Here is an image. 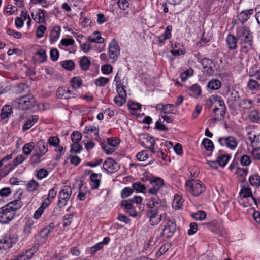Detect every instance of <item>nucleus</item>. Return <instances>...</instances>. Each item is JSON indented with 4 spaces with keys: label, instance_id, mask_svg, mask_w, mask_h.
Masks as SVG:
<instances>
[{
    "label": "nucleus",
    "instance_id": "58836bf2",
    "mask_svg": "<svg viewBox=\"0 0 260 260\" xmlns=\"http://www.w3.org/2000/svg\"><path fill=\"white\" fill-rule=\"evenodd\" d=\"M249 76L255 77L256 79L260 80V69H257L256 66H252L249 70Z\"/></svg>",
    "mask_w": 260,
    "mask_h": 260
},
{
    "label": "nucleus",
    "instance_id": "338daca9",
    "mask_svg": "<svg viewBox=\"0 0 260 260\" xmlns=\"http://www.w3.org/2000/svg\"><path fill=\"white\" fill-rule=\"evenodd\" d=\"M198 231V225L195 222L190 223L189 224V229L188 230L187 234L189 235L194 234Z\"/></svg>",
    "mask_w": 260,
    "mask_h": 260
},
{
    "label": "nucleus",
    "instance_id": "de8ad7c7",
    "mask_svg": "<svg viewBox=\"0 0 260 260\" xmlns=\"http://www.w3.org/2000/svg\"><path fill=\"white\" fill-rule=\"evenodd\" d=\"M107 140L108 145L114 148H116L120 142V140L118 138H114L113 137H110L107 138Z\"/></svg>",
    "mask_w": 260,
    "mask_h": 260
},
{
    "label": "nucleus",
    "instance_id": "2eb2a0df",
    "mask_svg": "<svg viewBox=\"0 0 260 260\" xmlns=\"http://www.w3.org/2000/svg\"><path fill=\"white\" fill-rule=\"evenodd\" d=\"M121 207H124L127 211L126 213H128L131 216L136 217L138 215V213L135 210L134 207L133 206L132 203L129 202V201L126 200H123L121 202Z\"/></svg>",
    "mask_w": 260,
    "mask_h": 260
},
{
    "label": "nucleus",
    "instance_id": "473e14b6",
    "mask_svg": "<svg viewBox=\"0 0 260 260\" xmlns=\"http://www.w3.org/2000/svg\"><path fill=\"white\" fill-rule=\"evenodd\" d=\"M221 86V82L218 79L210 80L207 85V87L211 90H217Z\"/></svg>",
    "mask_w": 260,
    "mask_h": 260
},
{
    "label": "nucleus",
    "instance_id": "4468645a",
    "mask_svg": "<svg viewBox=\"0 0 260 260\" xmlns=\"http://www.w3.org/2000/svg\"><path fill=\"white\" fill-rule=\"evenodd\" d=\"M254 10L253 9L243 10L239 13L237 17V19L242 24L245 23L253 14Z\"/></svg>",
    "mask_w": 260,
    "mask_h": 260
},
{
    "label": "nucleus",
    "instance_id": "7c9ffc66",
    "mask_svg": "<svg viewBox=\"0 0 260 260\" xmlns=\"http://www.w3.org/2000/svg\"><path fill=\"white\" fill-rule=\"evenodd\" d=\"M12 113V108L10 105H5L2 109L1 113V117L3 119H5L10 116Z\"/></svg>",
    "mask_w": 260,
    "mask_h": 260
},
{
    "label": "nucleus",
    "instance_id": "09e8293b",
    "mask_svg": "<svg viewBox=\"0 0 260 260\" xmlns=\"http://www.w3.org/2000/svg\"><path fill=\"white\" fill-rule=\"evenodd\" d=\"M240 106H243L245 109H250L253 106V102L251 100L246 99H242L240 103Z\"/></svg>",
    "mask_w": 260,
    "mask_h": 260
},
{
    "label": "nucleus",
    "instance_id": "c756f323",
    "mask_svg": "<svg viewBox=\"0 0 260 260\" xmlns=\"http://www.w3.org/2000/svg\"><path fill=\"white\" fill-rule=\"evenodd\" d=\"M250 184L253 186L258 187L260 186V176L258 174H255L249 177Z\"/></svg>",
    "mask_w": 260,
    "mask_h": 260
},
{
    "label": "nucleus",
    "instance_id": "3c124183",
    "mask_svg": "<svg viewBox=\"0 0 260 260\" xmlns=\"http://www.w3.org/2000/svg\"><path fill=\"white\" fill-rule=\"evenodd\" d=\"M133 189L128 187L124 188L121 192V197L122 198H125L133 194Z\"/></svg>",
    "mask_w": 260,
    "mask_h": 260
},
{
    "label": "nucleus",
    "instance_id": "412c9836",
    "mask_svg": "<svg viewBox=\"0 0 260 260\" xmlns=\"http://www.w3.org/2000/svg\"><path fill=\"white\" fill-rule=\"evenodd\" d=\"M239 194L243 198L251 197L255 204H257L256 199L255 197H254L252 195V191L250 188L244 187H242L239 192Z\"/></svg>",
    "mask_w": 260,
    "mask_h": 260
},
{
    "label": "nucleus",
    "instance_id": "13d9d810",
    "mask_svg": "<svg viewBox=\"0 0 260 260\" xmlns=\"http://www.w3.org/2000/svg\"><path fill=\"white\" fill-rule=\"evenodd\" d=\"M114 101L116 105L118 106H121L125 103L126 98L125 96L117 95L114 98Z\"/></svg>",
    "mask_w": 260,
    "mask_h": 260
},
{
    "label": "nucleus",
    "instance_id": "69168bd1",
    "mask_svg": "<svg viewBox=\"0 0 260 260\" xmlns=\"http://www.w3.org/2000/svg\"><path fill=\"white\" fill-rule=\"evenodd\" d=\"M240 162L243 166H249L251 162V160L250 157V156L247 155H243L240 160Z\"/></svg>",
    "mask_w": 260,
    "mask_h": 260
},
{
    "label": "nucleus",
    "instance_id": "37998d69",
    "mask_svg": "<svg viewBox=\"0 0 260 260\" xmlns=\"http://www.w3.org/2000/svg\"><path fill=\"white\" fill-rule=\"evenodd\" d=\"M133 190H136L137 192L145 193V190H146V187L141 182H135L132 184Z\"/></svg>",
    "mask_w": 260,
    "mask_h": 260
},
{
    "label": "nucleus",
    "instance_id": "7ed1b4c3",
    "mask_svg": "<svg viewBox=\"0 0 260 260\" xmlns=\"http://www.w3.org/2000/svg\"><path fill=\"white\" fill-rule=\"evenodd\" d=\"M12 105L13 107L22 110L32 108L36 105V101L32 94L22 95L21 97L14 100Z\"/></svg>",
    "mask_w": 260,
    "mask_h": 260
},
{
    "label": "nucleus",
    "instance_id": "4d7b16f0",
    "mask_svg": "<svg viewBox=\"0 0 260 260\" xmlns=\"http://www.w3.org/2000/svg\"><path fill=\"white\" fill-rule=\"evenodd\" d=\"M149 156L146 151L143 150L141 152H139L137 155L136 158L137 160L140 161H143L147 159Z\"/></svg>",
    "mask_w": 260,
    "mask_h": 260
},
{
    "label": "nucleus",
    "instance_id": "dca6fc26",
    "mask_svg": "<svg viewBox=\"0 0 260 260\" xmlns=\"http://www.w3.org/2000/svg\"><path fill=\"white\" fill-rule=\"evenodd\" d=\"M102 178L101 173H93L90 176V179L91 181L90 187L92 189H97L99 188Z\"/></svg>",
    "mask_w": 260,
    "mask_h": 260
},
{
    "label": "nucleus",
    "instance_id": "c03bdc74",
    "mask_svg": "<svg viewBox=\"0 0 260 260\" xmlns=\"http://www.w3.org/2000/svg\"><path fill=\"white\" fill-rule=\"evenodd\" d=\"M247 87L252 91L256 90L259 88L260 84L256 80L250 79L248 82Z\"/></svg>",
    "mask_w": 260,
    "mask_h": 260
},
{
    "label": "nucleus",
    "instance_id": "ddd939ff",
    "mask_svg": "<svg viewBox=\"0 0 260 260\" xmlns=\"http://www.w3.org/2000/svg\"><path fill=\"white\" fill-rule=\"evenodd\" d=\"M139 141L142 146H152L155 144V140L153 137L151 136L149 134L142 133L139 135Z\"/></svg>",
    "mask_w": 260,
    "mask_h": 260
},
{
    "label": "nucleus",
    "instance_id": "bb28decb",
    "mask_svg": "<svg viewBox=\"0 0 260 260\" xmlns=\"http://www.w3.org/2000/svg\"><path fill=\"white\" fill-rule=\"evenodd\" d=\"M250 121L255 123H260V114L256 110H252L249 114Z\"/></svg>",
    "mask_w": 260,
    "mask_h": 260
},
{
    "label": "nucleus",
    "instance_id": "f257e3e1",
    "mask_svg": "<svg viewBox=\"0 0 260 260\" xmlns=\"http://www.w3.org/2000/svg\"><path fill=\"white\" fill-rule=\"evenodd\" d=\"M22 194L21 189L17 190L14 194L15 200L0 208V223L7 224L14 219L16 211L21 208L23 205L21 201Z\"/></svg>",
    "mask_w": 260,
    "mask_h": 260
},
{
    "label": "nucleus",
    "instance_id": "0eeeda50",
    "mask_svg": "<svg viewBox=\"0 0 260 260\" xmlns=\"http://www.w3.org/2000/svg\"><path fill=\"white\" fill-rule=\"evenodd\" d=\"M72 194V190L70 187L66 186L59 192L58 194L59 200L58 201V206L60 208L65 206L70 198Z\"/></svg>",
    "mask_w": 260,
    "mask_h": 260
},
{
    "label": "nucleus",
    "instance_id": "5fc2aeb1",
    "mask_svg": "<svg viewBox=\"0 0 260 260\" xmlns=\"http://www.w3.org/2000/svg\"><path fill=\"white\" fill-rule=\"evenodd\" d=\"M82 135L80 132L78 131H74L71 135V139L73 143L79 142L81 140Z\"/></svg>",
    "mask_w": 260,
    "mask_h": 260
},
{
    "label": "nucleus",
    "instance_id": "680f3d73",
    "mask_svg": "<svg viewBox=\"0 0 260 260\" xmlns=\"http://www.w3.org/2000/svg\"><path fill=\"white\" fill-rule=\"evenodd\" d=\"M33 222L32 221H27L24 228L23 232L25 235L28 236L31 232Z\"/></svg>",
    "mask_w": 260,
    "mask_h": 260
},
{
    "label": "nucleus",
    "instance_id": "e433bc0d",
    "mask_svg": "<svg viewBox=\"0 0 260 260\" xmlns=\"http://www.w3.org/2000/svg\"><path fill=\"white\" fill-rule=\"evenodd\" d=\"M206 213L202 210H199L196 213L191 214V217L196 220L202 221L206 217Z\"/></svg>",
    "mask_w": 260,
    "mask_h": 260
},
{
    "label": "nucleus",
    "instance_id": "4be33fe9",
    "mask_svg": "<svg viewBox=\"0 0 260 260\" xmlns=\"http://www.w3.org/2000/svg\"><path fill=\"white\" fill-rule=\"evenodd\" d=\"M31 16L35 22L38 23H43L45 21V11L39 9L35 15L32 13Z\"/></svg>",
    "mask_w": 260,
    "mask_h": 260
},
{
    "label": "nucleus",
    "instance_id": "b1692460",
    "mask_svg": "<svg viewBox=\"0 0 260 260\" xmlns=\"http://www.w3.org/2000/svg\"><path fill=\"white\" fill-rule=\"evenodd\" d=\"M172 29V27L171 25H168L166 29V31L164 33L162 34L158 37V43L159 44H162L164 42L168 39H169L171 36V31Z\"/></svg>",
    "mask_w": 260,
    "mask_h": 260
},
{
    "label": "nucleus",
    "instance_id": "9b49d317",
    "mask_svg": "<svg viewBox=\"0 0 260 260\" xmlns=\"http://www.w3.org/2000/svg\"><path fill=\"white\" fill-rule=\"evenodd\" d=\"M120 54V48L118 43L114 40L109 45V56L114 61L116 60Z\"/></svg>",
    "mask_w": 260,
    "mask_h": 260
},
{
    "label": "nucleus",
    "instance_id": "9d476101",
    "mask_svg": "<svg viewBox=\"0 0 260 260\" xmlns=\"http://www.w3.org/2000/svg\"><path fill=\"white\" fill-rule=\"evenodd\" d=\"M201 64L203 67V72L206 76H212L214 73L213 68V61L208 58L205 57L201 61Z\"/></svg>",
    "mask_w": 260,
    "mask_h": 260
},
{
    "label": "nucleus",
    "instance_id": "0e129e2a",
    "mask_svg": "<svg viewBox=\"0 0 260 260\" xmlns=\"http://www.w3.org/2000/svg\"><path fill=\"white\" fill-rule=\"evenodd\" d=\"M82 148V146L79 143L75 142L72 145L71 152H74L76 154L79 153Z\"/></svg>",
    "mask_w": 260,
    "mask_h": 260
},
{
    "label": "nucleus",
    "instance_id": "c9c22d12",
    "mask_svg": "<svg viewBox=\"0 0 260 260\" xmlns=\"http://www.w3.org/2000/svg\"><path fill=\"white\" fill-rule=\"evenodd\" d=\"M193 73L194 70L192 68H190L189 69L186 70L183 73H182L180 75V77H181V80L183 82H184L189 78L193 76Z\"/></svg>",
    "mask_w": 260,
    "mask_h": 260
},
{
    "label": "nucleus",
    "instance_id": "a18cd8bd",
    "mask_svg": "<svg viewBox=\"0 0 260 260\" xmlns=\"http://www.w3.org/2000/svg\"><path fill=\"white\" fill-rule=\"evenodd\" d=\"M48 175V171L44 168H42L37 171V173L36 175V177L41 180L43 178H45Z\"/></svg>",
    "mask_w": 260,
    "mask_h": 260
},
{
    "label": "nucleus",
    "instance_id": "1a4fd4ad",
    "mask_svg": "<svg viewBox=\"0 0 260 260\" xmlns=\"http://www.w3.org/2000/svg\"><path fill=\"white\" fill-rule=\"evenodd\" d=\"M103 168L108 173H113L119 169L120 166L113 158L108 157L103 163Z\"/></svg>",
    "mask_w": 260,
    "mask_h": 260
},
{
    "label": "nucleus",
    "instance_id": "423d86ee",
    "mask_svg": "<svg viewBox=\"0 0 260 260\" xmlns=\"http://www.w3.org/2000/svg\"><path fill=\"white\" fill-rule=\"evenodd\" d=\"M217 141L221 146H226L232 150H235L238 145L236 139L232 136L219 137Z\"/></svg>",
    "mask_w": 260,
    "mask_h": 260
},
{
    "label": "nucleus",
    "instance_id": "f03ea898",
    "mask_svg": "<svg viewBox=\"0 0 260 260\" xmlns=\"http://www.w3.org/2000/svg\"><path fill=\"white\" fill-rule=\"evenodd\" d=\"M236 36L240 41L241 51L247 53L253 48V36L247 26H239L236 29Z\"/></svg>",
    "mask_w": 260,
    "mask_h": 260
},
{
    "label": "nucleus",
    "instance_id": "72a5a7b5",
    "mask_svg": "<svg viewBox=\"0 0 260 260\" xmlns=\"http://www.w3.org/2000/svg\"><path fill=\"white\" fill-rule=\"evenodd\" d=\"M202 144L203 145L205 149L208 151L212 152L214 149V145L213 142L208 138H204L202 140Z\"/></svg>",
    "mask_w": 260,
    "mask_h": 260
},
{
    "label": "nucleus",
    "instance_id": "8fccbe9b",
    "mask_svg": "<svg viewBox=\"0 0 260 260\" xmlns=\"http://www.w3.org/2000/svg\"><path fill=\"white\" fill-rule=\"evenodd\" d=\"M164 217H166V214H161L159 216H157L155 217L151 218V219H149L150 224L153 226L156 225L160 222Z\"/></svg>",
    "mask_w": 260,
    "mask_h": 260
},
{
    "label": "nucleus",
    "instance_id": "052dcab7",
    "mask_svg": "<svg viewBox=\"0 0 260 260\" xmlns=\"http://www.w3.org/2000/svg\"><path fill=\"white\" fill-rule=\"evenodd\" d=\"M60 140L57 136H52L48 139L47 143L50 146H57Z\"/></svg>",
    "mask_w": 260,
    "mask_h": 260
},
{
    "label": "nucleus",
    "instance_id": "603ef678",
    "mask_svg": "<svg viewBox=\"0 0 260 260\" xmlns=\"http://www.w3.org/2000/svg\"><path fill=\"white\" fill-rule=\"evenodd\" d=\"M73 217V214H66L62 219L63 221V225L64 226H67L71 224V222L72 221V219Z\"/></svg>",
    "mask_w": 260,
    "mask_h": 260
},
{
    "label": "nucleus",
    "instance_id": "f8f14e48",
    "mask_svg": "<svg viewBox=\"0 0 260 260\" xmlns=\"http://www.w3.org/2000/svg\"><path fill=\"white\" fill-rule=\"evenodd\" d=\"M216 156L217 158L216 162L222 167H224L227 165L231 157L230 154H227L226 152L222 150H219Z\"/></svg>",
    "mask_w": 260,
    "mask_h": 260
},
{
    "label": "nucleus",
    "instance_id": "a211bd4d",
    "mask_svg": "<svg viewBox=\"0 0 260 260\" xmlns=\"http://www.w3.org/2000/svg\"><path fill=\"white\" fill-rule=\"evenodd\" d=\"M175 106L172 104L163 105L162 104H157L156 108L157 110H159L163 115L167 113H173Z\"/></svg>",
    "mask_w": 260,
    "mask_h": 260
},
{
    "label": "nucleus",
    "instance_id": "393cba45",
    "mask_svg": "<svg viewBox=\"0 0 260 260\" xmlns=\"http://www.w3.org/2000/svg\"><path fill=\"white\" fill-rule=\"evenodd\" d=\"M60 33V27L58 26L53 28L50 34V42L54 43L57 40Z\"/></svg>",
    "mask_w": 260,
    "mask_h": 260
},
{
    "label": "nucleus",
    "instance_id": "a878e982",
    "mask_svg": "<svg viewBox=\"0 0 260 260\" xmlns=\"http://www.w3.org/2000/svg\"><path fill=\"white\" fill-rule=\"evenodd\" d=\"M88 40L91 43H102L104 39L100 36V33L98 31H94L88 38Z\"/></svg>",
    "mask_w": 260,
    "mask_h": 260
},
{
    "label": "nucleus",
    "instance_id": "49530a36",
    "mask_svg": "<svg viewBox=\"0 0 260 260\" xmlns=\"http://www.w3.org/2000/svg\"><path fill=\"white\" fill-rule=\"evenodd\" d=\"M109 78L101 77L96 79L94 81V83L96 85L99 86H104L109 82Z\"/></svg>",
    "mask_w": 260,
    "mask_h": 260
},
{
    "label": "nucleus",
    "instance_id": "f704fd0d",
    "mask_svg": "<svg viewBox=\"0 0 260 260\" xmlns=\"http://www.w3.org/2000/svg\"><path fill=\"white\" fill-rule=\"evenodd\" d=\"M161 203V200L157 197H152L149 199L146 205L149 208H153L156 205H159Z\"/></svg>",
    "mask_w": 260,
    "mask_h": 260
},
{
    "label": "nucleus",
    "instance_id": "6e6d98bb",
    "mask_svg": "<svg viewBox=\"0 0 260 260\" xmlns=\"http://www.w3.org/2000/svg\"><path fill=\"white\" fill-rule=\"evenodd\" d=\"M116 91L118 93V95L121 96H126V91L125 89V87L123 84L121 85L117 84L116 85Z\"/></svg>",
    "mask_w": 260,
    "mask_h": 260
},
{
    "label": "nucleus",
    "instance_id": "5701e85b",
    "mask_svg": "<svg viewBox=\"0 0 260 260\" xmlns=\"http://www.w3.org/2000/svg\"><path fill=\"white\" fill-rule=\"evenodd\" d=\"M39 116L38 115H32L24 124L22 129L23 131L29 129L38 121Z\"/></svg>",
    "mask_w": 260,
    "mask_h": 260
},
{
    "label": "nucleus",
    "instance_id": "aec40b11",
    "mask_svg": "<svg viewBox=\"0 0 260 260\" xmlns=\"http://www.w3.org/2000/svg\"><path fill=\"white\" fill-rule=\"evenodd\" d=\"M237 37L231 34H228L226 37V42L228 47L230 49H235L237 47Z\"/></svg>",
    "mask_w": 260,
    "mask_h": 260
},
{
    "label": "nucleus",
    "instance_id": "a19ab883",
    "mask_svg": "<svg viewBox=\"0 0 260 260\" xmlns=\"http://www.w3.org/2000/svg\"><path fill=\"white\" fill-rule=\"evenodd\" d=\"M67 87H60L58 88L56 95L60 99H69L68 93H67Z\"/></svg>",
    "mask_w": 260,
    "mask_h": 260
},
{
    "label": "nucleus",
    "instance_id": "e2e57ef3",
    "mask_svg": "<svg viewBox=\"0 0 260 260\" xmlns=\"http://www.w3.org/2000/svg\"><path fill=\"white\" fill-rule=\"evenodd\" d=\"M75 43L74 40L72 38L62 39L59 46H64L66 47L73 45Z\"/></svg>",
    "mask_w": 260,
    "mask_h": 260
},
{
    "label": "nucleus",
    "instance_id": "20e7f679",
    "mask_svg": "<svg viewBox=\"0 0 260 260\" xmlns=\"http://www.w3.org/2000/svg\"><path fill=\"white\" fill-rule=\"evenodd\" d=\"M185 187L187 191L194 196L200 195L206 189V187L202 181L199 180L194 179L186 181Z\"/></svg>",
    "mask_w": 260,
    "mask_h": 260
},
{
    "label": "nucleus",
    "instance_id": "ea45409f",
    "mask_svg": "<svg viewBox=\"0 0 260 260\" xmlns=\"http://www.w3.org/2000/svg\"><path fill=\"white\" fill-rule=\"evenodd\" d=\"M39 186V183L32 179L27 184V189L28 191L34 192Z\"/></svg>",
    "mask_w": 260,
    "mask_h": 260
},
{
    "label": "nucleus",
    "instance_id": "4c0bfd02",
    "mask_svg": "<svg viewBox=\"0 0 260 260\" xmlns=\"http://www.w3.org/2000/svg\"><path fill=\"white\" fill-rule=\"evenodd\" d=\"M35 147L34 142H30L25 144L22 149L23 152L26 155H29Z\"/></svg>",
    "mask_w": 260,
    "mask_h": 260
},
{
    "label": "nucleus",
    "instance_id": "2f4dec72",
    "mask_svg": "<svg viewBox=\"0 0 260 260\" xmlns=\"http://www.w3.org/2000/svg\"><path fill=\"white\" fill-rule=\"evenodd\" d=\"M71 86L74 89H79L82 85V80L79 77H74L70 80Z\"/></svg>",
    "mask_w": 260,
    "mask_h": 260
},
{
    "label": "nucleus",
    "instance_id": "774afa93",
    "mask_svg": "<svg viewBox=\"0 0 260 260\" xmlns=\"http://www.w3.org/2000/svg\"><path fill=\"white\" fill-rule=\"evenodd\" d=\"M46 27L44 25H40L37 29L36 36L38 38H41L43 36L46 30Z\"/></svg>",
    "mask_w": 260,
    "mask_h": 260
},
{
    "label": "nucleus",
    "instance_id": "864d4df0",
    "mask_svg": "<svg viewBox=\"0 0 260 260\" xmlns=\"http://www.w3.org/2000/svg\"><path fill=\"white\" fill-rule=\"evenodd\" d=\"M101 145L102 149L104 150L107 154H110L116 150V148L108 145V144H106L104 143H102Z\"/></svg>",
    "mask_w": 260,
    "mask_h": 260
},
{
    "label": "nucleus",
    "instance_id": "cd10ccee",
    "mask_svg": "<svg viewBox=\"0 0 260 260\" xmlns=\"http://www.w3.org/2000/svg\"><path fill=\"white\" fill-rule=\"evenodd\" d=\"M90 65L91 61L87 57L84 56L81 58L79 61V66L82 70H88Z\"/></svg>",
    "mask_w": 260,
    "mask_h": 260
},
{
    "label": "nucleus",
    "instance_id": "6ab92c4d",
    "mask_svg": "<svg viewBox=\"0 0 260 260\" xmlns=\"http://www.w3.org/2000/svg\"><path fill=\"white\" fill-rule=\"evenodd\" d=\"M41 155H45L48 151V143L45 142L44 140H40L36 144V149Z\"/></svg>",
    "mask_w": 260,
    "mask_h": 260
},
{
    "label": "nucleus",
    "instance_id": "bf43d9fd",
    "mask_svg": "<svg viewBox=\"0 0 260 260\" xmlns=\"http://www.w3.org/2000/svg\"><path fill=\"white\" fill-rule=\"evenodd\" d=\"M129 109L133 111H137L141 109L142 105L138 103L129 101L127 104Z\"/></svg>",
    "mask_w": 260,
    "mask_h": 260
},
{
    "label": "nucleus",
    "instance_id": "79ce46f5",
    "mask_svg": "<svg viewBox=\"0 0 260 260\" xmlns=\"http://www.w3.org/2000/svg\"><path fill=\"white\" fill-rule=\"evenodd\" d=\"M60 64L63 68L69 71H72L75 68V63L72 60H67L62 61L60 62Z\"/></svg>",
    "mask_w": 260,
    "mask_h": 260
},
{
    "label": "nucleus",
    "instance_id": "39448f33",
    "mask_svg": "<svg viewBox=\"0 0 260 260\" xmlns=\"http://www.w3.org/2000/svg\"><path fill=\"white\" fill-rule=\"evenodd\" d=\"M167 223L160 233V237H171L176 230V223L174 219H166Z\"/></svg>",
    "mask_w": 260,
    "mask_h": 260
},
{
    "label": "nucleus",
    "instance_id": "c85d7f7f",
    "mask_svg": "<svg viewBox=\"0 0 260 260\" xmlns=\"http://www.w3.org/2000/svg\"><path fill=\"white\" fill-rule=\"evenodd\" d=\"M43 155H41L38 152L35 151L33 153L30 158V164L33 166L38 165L41 161V158Z\"/></svg>",
    "mask_w": 260,
    "mask_h": 260
},
{
    "label": "nucleus",
    "instance_id": "f3484780",
    "mask_svg": "<svg viewBox=\"0 0 260 260\" xmlns=\"http://www.w3.org/2000/svg\"><path fill=\"white\" fill-rule=\"evenodd\" d=\"M14 89L17 94H23V95L30 94L29 86L26 83H19L15 86Z\"/></svg>",
    "mask_w": 260,
    "mask_h": 260
},
{
    "label": "nucleus",
    "instance_id": "6e6552de",
    "mask_svg": "<svg viewBox=\"0 0 260 260\" xmlns=\"http://www.w3.org/2000/svg\"><path fill=\"white\" fill-rule=\"evenodd\" d=\"M17 241L18 238L16 236L12 234L5 235L0 239V250L11 248Z\"/></svg>",
    "mask_w": 260,
    "mask_h": 260
}]
</instances>
